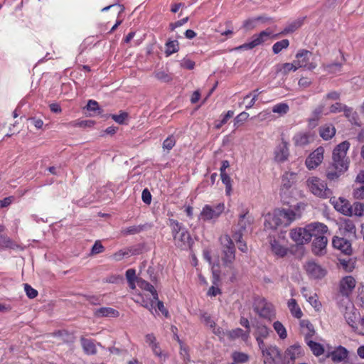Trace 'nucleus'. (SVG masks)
<instances>
[{
  "instance_id": "obj_9",
  "label": "nucleus",
  "mask_w": 364,
  "mask_h": 364,
  "mask_svg": "<svg viewBox=\"0 0 364 364\" xmlns=\"http://www.w3.org/2000/svg\"><path fill=\"white\" fill-rule=\"evenodd\" d=\"M343 317L346 322L353 331L361 316L353 304L349 302L346 306Z\"/></svg>"
},
{
  "instance_id": "obj_5",
  "label": "nucleus",
  "mask_w": 364,
  "mask_h": 364,
  "mask_svg": "<svg viewBox=\"0 0 364 364\" xmlns=\"http://www.w3.org/2000/svg\"><path fill=\"white\" fill-rule=\"evenodd\" d=\"M136 284L140 289L149 292L152 296V298L149 299H145L144 296H139V298L134 299V301L152 312L154 309V301H156L158 299V294L156 290L153 285L150 284L149 282L141 278L136 279Z\"/></svg>"
},
{
  "instance_id": "obj_61",
  "label": "nucleus",
  "mask_w": 364,
  "mask_h": 364,
  "mask_svg": "<svg viewBox=\"0 0 364 364\" xmlns=\"http://www.w3.org/2000/svg\"><path fill=\"white\" fill-rule=\"evenodd\" d=\"M130 255L129 250H119L113 255V257L115 260H121L124 257H128Z\"/></svg>"
},
{
  "instance_id": "obj_54",
  "label": "nucleus",
  "mask_w": 364,
  "mask_h": 364,
  "mask_svg": "<svg viewBox=\"0 0 364 364\" xmlns=\"http://www.w3.org/2000/svg\"><path fill=\"white\" fill-rule=\"evenodd\" d=\"M202 321L205 323L206 326L210 327V328H214L215 326V321L211 318L209 314L207 313H203L201 315Z\"/></svg>"
},
{
  "instance_id": "obj_8",
  "label": "nucleus",
  "mask_w": 364,
  "mask_h": 364,
  "mask_svg": "<svg viewBox=\"0 0 364 364\" xmlns=\"http://www.w3.org/2000/svg\"><path fill=\"white\" fill-rule=\"evenodd\" d=\"M271 32L267 31H263L259 34L254 35L252 38V41L244 43L237 48L235 50H250L259 46L267 41L271 36Z\"/></svg>"
},
{
  "instance_id": "obj_48",
  "label": "nucleus",
  "mask_w": 364,
  "mask_h": 364,
  "mask_svg": "<svg viewBox=\"0 0 364 364\" xmlns=\"http://www.w3.org/2000/svg\"><path fill=\"white\" fill-rule=\"evenodd\" d=\"M166 53L170 55L178 50V43L177 41H171L166 43Z\"/></svg>"
},
{
  "instance_id": "obj_35",
  "label": "nucleus",
  "mask_w": 364,
  "mask_h": 364,
  "mask_svg": "<svg viewBox=\"0 0 364 364\" xmlns=\"http://www.w3.org/2000/svg\"><path fill=\"white\" fill-rule=\"evenodd\" d=\"M306 345L311 349L312 353L315 356L318 357L324 353V351H325L324 347L321 343L315 342V341H312L311 339L307 340L306 341Z\"/></svg>"
},
{
  "instance_id": "obj_43",
  "label": "nucleus",
  "mask_w": 364,
  "mask_h": 364,
  "mask_svg": "<svg viewBox=\"0 0 364 364\" xmlns=\"http://www.w3.org/2000/svg\"><path fill=\"white\" fill-rule=\"evenodd\" d=\"M233 362L237 364L245 363L249 360V355L245 353L235 351L232 353L231 355Z\"/></svg>"
},
{
  "instance_id": "obj_36",
  "label": "nucleus",
  "mask_w": 364,
  "mask_h": 364,
  "mask_svg": "<svg viewBox=\"0 0 364 364\" xmlns=\"http://www.w3.org/2000/svg\"><path fill=\"white\" fill-rule=\"evenodd\" d=\"M228 336L232 339L241 338L244 341H247L250 338L249 331H245L240 328L229 331Z\"/></svg>"
},
{
  "instance_id": "obj_63",
  "label": "nucleus",
  "mask_w": 364,
  "mask_h": 364,
  "mask_svg": "<svg viewBox=\"0 0 364 364\" xmlns=\"http://www.w3.org/2000/svg\"><path fill=\"white\" fill-rule=\"evenodd\" d=\"M141 198L144 203L147 205H149L151 203V195L150 192L148 191V189L146 188L142 191Z\"/></svg>"
},
{
  "instance_id": "obj_52",
  "label": "nucleus",
  "mask_w": 364,
  "mask_h": 364,
  "mask_svg": "<svg viewBox=\"0 0 364 364\" xmlns=\"http://www.w3.org/2000/svg\"><path fill=\"white\" fill-rule=\"evenodd\" d=\"M176 144V139L173 136H169L163 142V149L170 151Z\"/></svg>"
},
{
  "instance_id": "obj_39",
  "label": "nucleus",
  "mask_w": 364,
  "mask_h": 364,
  "mask_svg": "<svg viewBox=\"0 0 364 364\" xmlns=\"http://www.w3.org/2000/svg\"><path fill=\"white\" fill-rule=\"evenodd\" d=\"M254 326L255 328L254 333L255 337H263L267 338L269 336V329L265 325L258 322Z\"/></svg>"
},
{
  "instance_id": "obj_27",
  "label": "nucleus",
  "mask_w": 364,
  "mask_h": 364,
  "mask_svg": "<svg viewBox=\"0 0 364 364\" xmlns=\"http://www.w3.org/2000/svg\"><path fill=\"white\" fill-rule=\"evenodd\" d=\"M348 355V350L346 348L339 346L331 352L328 356L330 357L333 362L340 363L346 359Z\"/></svg>"
},
{
  "instance_id": "obj_62",
  "label": "nucleus",
  "mask_w": 364,
  "mask_h": 364,
  "mask_svg": "<svg viewBox=\"0 0 364 364\" xmlns=\"http://www.w3.org/2000/svg\"><path fill=\"white\" fill-rule=\"evenodd\" d=\"M126 278L127 279V282L136 281V279H139L136 277V271L134 269H129L127 270Z\"/></svg>"
},
{
  "instance_id": "obj_26",
  "label": "nucleus",
  "mask_w": 364,
  "mask_h": 364,
  "mask_svg": "<svg viewBox=\"0 0 364 364\" xmlns=\"http://www.w3.org/2000/svg\"><path fill=\"white\" fill-rule=\"evenodd\" d=\"M333 205L336 210L344 215L351 216L350 204L349 201L343 198H339L333 201Z\"/></svg>"
},
{
  "instance_id": "obj_60",
  "label": "nucleus",
  "mask_w": 364,
  "mask_h": 364,
  "mask_svg": "<svg viewBox=\"0 0 364 364\" xmlns=\"http://www.w3.org/2000/svg\"><path fill=\"white\" fill-rule=\"evenodd\" d=\"M181 65L183 68H186L188 70H193L195 67V63L188 58H184L181 61Z\"/></svg>"
},
{
  "instance_id": "obj_42",
  "label": "nucleus",
  "mask_w": 364,
  "mask_h": 364,
  "mask_svg": "<svg viewBox=\"0 0 364 364\" xmlns=\"http://www.w3.org/2000/svg\"><path fill=\"white\" fill-rule=\"evenodd\" d=\"M351 215L358 217L364 216V203L355 202L350 205Z\"/></svg>"
},
{
  "instance_id": "obj_57",
  "label": "nucleus",
  "mask_w": 364,
  "mask_h": 364,
  "mask_svg": "<svg viewBox=\"0 0 364 364\" xmlns=\"http://www.w3.org/2000/svg\"><path fill=\"white\" fill-rule=\"evenodd\" d=\"M343 229L346 232H348L350 234H354L355 232V226L350 220L345 221L343 224Z\"/></svg>"
},
{
  "instance_id": "obj_10",
  "label": "nucleus",
  "mask_w": 364,
  "mask_h": 364,
  "mask_svg": "<svg viewBox=\"0 0 364 364\" xmlns=\"http://www.w3.org/2000/svg\"><path fill=\"white\" fill-rule=\"evenodd\" d=\"M304 269L308 276L314 279H320L326 274V270L324 268L312 260L308 261L305 264Z\"/></svg>"
},
{
  "instance_id": "obj_29",
  "label": "nucleus",
  "mask_w": 364,
  "mask_h": 364,
  "mask_svg": "<svg viewBox=\"0 0 364 364\" xmlns=\"http://www.w3.org/2000/svg\"><path fill=\"white\" fill-rule=\"evenodd\" d=\"M83 351L87 355H95L97 352L96 344L92 339L81 337L80 339Z\"/></svg>"
},
{
  "instance_id": "obj_7",
  "label": "nucleus",
  "mask_w": 364,
  "mask_h": 364,
  "mask_svg": "<svg viewBox=\"0 0 364 364\" xmlns=\"http://www.w3.org/2000/svg\"><path fill=\"white\" fill-rule=\"evenodd\" d=\"M254 311L262 318L271 321L275 317V311L273 305L263 298L255 300Z\"/></svg>"
},
{
  "instance_id": "obj_56",
  "label": "nucleus",
  "mask_w": 364,
  "mask_h": 364,
  "mask_svg": "<svg viewBox=\"0 0 364 364\" xmlns=\"http://www.w3.org/2000/svg\"><path fill=\"white\" fill-rule=\"evenodd\" d=\"M24 290L30 299H34L38 295V291L28 284H24Z\"/></svg>"
},
{
  "instance_id": "obj_25",
  "label": "nucleus",
  "mask_w": 364,
  "mask_h": 364,
  "mask_svg": "<svg viewBox=\"0 0 364 364\" xmlns=\"http://www.w3.org/2000/svg\"><path fill=\"white\" fill-rule=\"evenodd\" d=\"M332 244L333 247L341 250L346 255H349L351 253V244L345 238L334 237Z\"/></svg>"
},
{
  "instance_id": "obj_33",
  "label": "nucleus",
  "mask_w": 364,
  "mask_h": 364,
  "mask_svg": "<svg viewBox=\"0 0 364 364\" xmlns=\"http://www.w3.org/2000/svg\"><path fill=\"white\" fill-rule=\"evenodd\" d=\"M319 133L324 140H328L335 135L336 129L332 124H326L320 127Z\"/></svg>"
},
{
  "instance_id": "obj_41",
  "label": "nucleus",
  "mask_w": 364,
  "mask_h": 364,
  "mask_svg": "<svg viewBox=\"0 0 364 364\" xmlns=\"http://www.w3.org/2000/svg\"><path fill=\"white\" fill-rule=\"evenodd\" d=\"M304 18H299V19L291 22V23L287 25L284 28V30H283V31L282 33H284V34L293 33L294 31H295L299 27L301 26V25L303 24V22H304Z\"/></svg>"
},
{
  "instance_id": "obj_16",
  "label": "nucleus",
  "mask_w": 364,
  "mask_h": 364,
  "mask_svg": "<svg viewBox=\"0 0 364 364\" xmlns=\"http://www.w3.org/2000/svg\"><path fill=\"white\" fill-rule=\"evenodd\" d=\"M304 354L302 348L299 344H294L289 346L285 351L284 360L287 364H293L295 360L301 357Z\"/></svg>"
},
{
  "instance_id": "obj_19",
  "label": "nucleus",
  "mask_w": 364,
  "mask_h": 364,
  "mask_svg": "<svg viewBox=\"0 0 364 364\" xmlns=\"http://www.w3.org/2000/svg\"><path fill=\"white\" fill-rule=\"evenodd\" d=\"M301 291L303 296L316 311H321L322 305L316 293L310 292L306 287H302Z\"/></svg>"
},
{
  "instance_id": "obj_15",
  "label": "nucleus",
  "mask_w": 364,
  "mask_h": 364,
  "mask_svg": "<svg viewBox=\"0 0 364 364\" xmlns=\"http://www.w3.org/2000/svg\"><path fill=\"white\" fill-rule=\"evenodd\" d=\"M291 238L298 245H304L310 242V235L306 231V225L291 230Z\"/></svg>"
},
{
  "instance_id": "obj_30",
  "label": "nucleus",
  "mask_w": 364,
  "mask_h": 364,
  "mask_svg": "<svg viewBox=\"0 0 364 364\" xmlns=\"http://www.w3.org/2000/svg\"><path fill=\"white\" fill-rule=\"evenodd\" d=\"M356 181L362 183L363 185L353 189V196L357 200H363L364 199V171H360L357 175Z\"/></svg>"
},
{
  "instance_id": "obj_21",
  "label": "nucleus",
  "mask_w": 364,
  "mask_h": 364,
  "mask_svg": "<svg viewBox=\"0 0 364 364\" xmlns=\"http://www.w3.org/2000/svg\"><path fill=\"white\" fill-rule=\"evenodd\" d=\"M328 239L326 235L315 238L312 243V252L316 255H323L326 252Z\"/></svg>"
},
{
  "instance_id": "obj_46",
  "label": "nucleus",
  "mask_w": 364,
  "mask_h": 364,
  "mask_svg": "<svg viewBox=\"0 0 364 364\" xmlns=\"http://www.w3.org/2000/svg\"><path fill=\"white\" fill-rule=\"evenodd\" d=\"M342 65L339 63H334L331 64H324L322 65L323 69L329 73H336L341 70Z\"/></svg>"
},
{
  "instance_id": "obj_49",
  "label": "nucleus",
  "mask_w": 364,
  "mask_h": 364,
  "mask_svg": "<svg viewBox=\"0 0 364 364\" xmlns=\"http://www.w3.org/2000/svg\"><path fill=\"white\" fill-rule=\"evenodd\" d=\"M289 109V105L287 103H279L272 107V112L283 115L287 113Z\"/></svg>"
},
{
  "instance_id": "obj_34",
  "label": "nucleus",
  "mask_w": 364,
  "mask_h": 364,
  "mask_svg": "<svg viewBox=\"0 0 364 364\" xmlns=\"http://www.w3.org/2000/svg\"><path fill=\"white\" fill-rule=\"evenodd\" d=\"M95 315L98 317H117L119 313L118 311L110 307H101L95 310Z\"/></svg>"
},
{
  "instance_id": "obj_12",
  "label": "nucleus",
  "mask_w": 364,
  "mask_h": 364,
  "mask_svg": "<svg viewBox=\"0 0 364 364\" xmlns=\"http://www.w3.org/2000/svg\"><path fill=\"white\" fill-rule=\"evenodd\" d=\"M306 231L310 235L311 241L312 237L315 239L326 235L328 232V228L322 223L314 222L306 225Z\"/></svg>"
},
{
  "instance_id": "obj_55",
  "label": "nucleus",
  "mask_w": 364,
  "mask_h": 364,
  "mask_svg": "<svg viewBox=\"0 0 364 364\" xmlns=\"http://www.w3.org/2000/svg\"><path fill=\"white\" fill-rule=\"evenodd\" d=\"M87 109L89 111L98 112V114L101 113V109L100 108L97 102L93 100H90L87 102Z\"/></svg>"
},
{
  "instance_id": "obj_24",
  "label": "nucleus",
  "mask_w": 364,
  "mask_h": 364,
  "mask_svg": "<svg viewBox=\"0 0 364 364\" xmlns=\"http://www.w3.org/2000/svg\"><path fill=\"white\" fill-rule=\"evenodd\" d=\"M274 69L277 76H287L290 72H295L298 69L294 63H279L274 65Z\"/></svg>"
},
{
  "instance_id": "obj_13",
  "label": "nucleus",
  "mask_w": 364,
  "mask_h": 364,
  "mask_svg": "<svg viewBox=\"0 0 364 364\" xmlns=\"http://www.w3.org/2000/svg\"><path fill=\"white\" fill-rule=\"evenodd\" d=\"M356 285V281L352 276L343 277L339 282V292L341 295L348 297Z\"/></svg>"
},
{
  "instance_id": "obj_22",
  "label": "nucleus",
  "mask_w": 364,
  "mask_h": 364,
  "mask_svg": "<svg viewBox=\"0 0 364 364\" xmlns=\"http://www.w3.org/2000/svg\"><path fill=\"white\" fill-rule=\"evenodd\" d=\"M293 142L296 146H304L314 140L313 135L309 132H299L293 136Z\"/></svg>"
},
{
  "instance_id": "obj_11",
  "label": "nucleus",
  "mask_w": 364,
  "mask_h": 364,
  "mask_svg": "<svg viewBox=\"0 0 364 364\" xmlns=\"http://www.w3.org/2000/svg\"><path fill=\"white\" fill-rule=\"evenodd\" d=\"M323 154L324 149L322 146L318 147L311 153L305 161V164L307 168L312 170L321 164L323 159Z\"/></svg>"
},
{
  "instance_id": "obj_23",
  "label": "nucleus",
  "mask_w": 364,
  "mask_h": 364,
  "mask_svg": "<svg viewBox=\"0 0 364 364\" xmlns=\"http://www.w3.org/2000/svg\"><path fill=\"white\" fill-rule=\"evenodd\" d=\"M173 240L175 245L181 249H186L191 245V237L186 229L182 230L181 233L175 235Z\"/></svg>"
},
{
  "instance_id": "obj_58",
  "label": "nucleus",
  "mask_w": 364,
  "mask_h": 364,
  "mask_svg": "<svg viewBox=\"0 0 364 364\" xmlns=\"http://www.w3.org/2000/svg\"><path fill=\"white\" fill-rule=\"evenodd\" d=\"M354 332L364 336V318L360 317L359 321H358L355 328L353 330Z\"/></svg>"
},
{
  "instance_id": "obj_2",
  "label": "nucleus",
  "mask_w": 364,
  "mask_h": 364,
  "mask_svg": "<svg viewBox=\"0 0 364 364\" xmlns=\"http://www.w3.org/2000/svg\"><path fill=\"white\" fill-rule=\"evenodd\" d=\"M301 215L291 209H277L265 216L264 227L267 229H276L278 227H287Z\"/></svg>"
},
{
  "instance_id": "obj_64",
  "label": "nucleus",
  "mask_w": 364,
  "mask_h": 364,
  "mask_svg": "<svg viewBox=\"0 0 364 364\" xmlns=\"http://www.w3.org/2000/svg\"><path fill=\"white\" fill-rule=\"evenodd\" d=\"M145 341L146 343L149 346V347H151L156 343V338L155 336L153 333H149L145 336Z\"/></svg>"
},
{
  "instance_id": "obj_28",
  "label": "nucleus",
  "mask_w": 364,
  "mask_h": 364,
  "mask_svg": "<svg viewBox=\"0 0 364 364\" xmlns=\"http://www.w3.org/2000/svg\"><path fill=\"white\" fill-rule=\"evenodd\" d=\"M285 241L283 238V240L282 242L277 240L274 239L273 240H271L270 245H271V249L272 251L277 256L279 257H284L287 253V247L285 245Z\"/></svg>"
},
{
  "instance_id": "obj_59",
  "label": "nucleus",
  "mask_w": 364,
  "mask_h": 364,
  "mask_svg": "<svg viewBox=\"0 0 364 364\" xmlns=\"http://www.w3.org/2000/svg\"><path fill=\"white\" fill-rule=\"evenodd\" d=\"M105 248L100 241H96L92 247L91 253L96 255L101 253L104 251Z\"/></svg>"
},
{
  "instance_id": "obj_1",
  "label": "nucleus",
  "mask_w": 364,
  "mask_h": 364,
  "mask_svg": "<svg viewBox=\"0 0 364 364\" xmlns=\"http://www.w3.org/2000/svg\"><path fill=\"white\" fill-rule=\"evenodd\" d=\"M350 147V143L344 141L339 144L333 151V162L328 167L326 176L329 180L337 179L348 168V161L346 157L347 151Z\"/></svg>"
},
{
  "instance_id": "obj_38",
  "label": "nucleus",
  "mask_w": 364,
  "mask_h": 364,
  "mask_svg": "<svg viewBox=\"0 0 364 364\" xmlns=\"http://www.w3.org/2000/svg\"><path fill=\"white\" fill-rule=\"evenodd\" d=\"M341 267L346 272H351L355 267V261L352 258H340L338 259Z\"/></svg>"
},
{
  "instance_id": "obj_4",
  "label": "nucleus",
  "mask_w": 364,
  "mask_h": 364,
  "mask_svg": "<svg viewBox=\"0 0 364 364\" xmlns=\"http://www.w3.org/2000/svg\"><path fill=\"white\" fill-rule=\"evenodd\" d=\"M309 191L315 196L321 198H328L332 192L327 187L326 183L316 176L309 177L306 181Z\"/></svg>"
},
{
  "instance_id": "obj_3",
  "label": "nucleus",
  "mask_w": 364,
  "mask_h": 364,
  "mask_svg": "<svg viewBox=\"0 0 364 364\" xmlns=\"http://www.w3.org/2000/svg\"><path fill=\"white\" fill-rule=\"evenodd\" d=\"M221 244V260L223 264L235 271L233 262L235 259V247L232 240L228 235H222L220 237Z\"/></svg>"
},
{
  "instance_id": "obj_32",
  "label": "nucleus",
  "mask_w": 364,
  "mask_h": 364,
  "mask_svg": "<svg viewBox=\"0 0 364 364\" xmlns=\"http://www.w3.org/2000/svg\"><path fill=\"white\" fill-rule=\"evenodd\" d=\"M296 173L294 172H286L282 177L281 186L282 189H289L296 181Z\"/></svg>"
},
{
  "instance_id": "obj_37",
  "label": "nucleus",
  "mask_w": 364,
  "mask_h": 364,
  "mask_svg": "<svg viewBox=\"0 0 364 364\" xmlns=\"http://www.w3.org/2000/svg\"><path fill=\"white\" fill-rule=\"evenodd\" d=\"M287 304L293 316L296 318H300L303 316V313L294 299H289Z\"/></svg>"
},
{
  "instance_id": "obj_45",
  "label": "nucleus",
  "mask_w": 364,
  "mask_h": 364,
  "mask_svg": "<svg viewBox=\"0 0 364 364\" xmlns=\"http://www.w3.org/2000/svg\"><path fill=\"white\" fill-rule=\"evenodd\" d=\"M289 46V41L284 39L275 43L272 46V51L274 54L279 53L283 49L287 48Z\"/></svg>"
},
{
  "instance_id": "obj_14",
  "label": "nucleus",
  "mask_w": 364,
  "mask_h": 364,
  "mask_svg": "<svg viewBox=\"0 0 364 364\" xmlns=\"http://www.w3.org/2000/svg\"><path fill=\"white\" fill-rule=\"evenodd\" d=\"M253 221L254 218L249 214V211L247 210H243L242 213L240 214L237 225L233 232H240L241 235H243Z\"/></svg>"
},
{
  "instance_id": "obj_53",
  "label": "nucleus",
  "mask_w": 364,
  "mask_h": 364,
  "mask_svg": "<svg viewBox=\"0 0 364 364\" xmlns=\"http://www.w3.org/2000/svg\"><path fill=\"white\" fill-rule=\"evenodd\" d=\"M128 117V114L125 112H122L119 114H112V119L117 123L122 124Z\"/></svg>"
},
{
  "instance_id": "obj_44",
  "label": "nucleus",
  "mask_w": 364,
  "mask_h": 364,
  "mask_svg": "<svg viewBox=\"0 0 364 364\" xmlns=\"http://www.w3.org/2000/svg\"><path fill=\"white\" fill-rule=\"evenodd\" d=\"M273 328L281 339L284 340L287 337V329L280 321L274 322Z\"/></svg>"
},
{
  "instance_id": "obj_18",
  "label": "nucleus",
  "mask_w": 364,
  "mask_h": 364,
  "mask_svg": "<svg viewBox=\"0 0 364 364\" xmlns=\"http://www.w3.org/2000/svg\"><path fill=\"white\" fill-rule=\"evenodd\" d=\"M264 358V364H274L275 360L281 355L279 348L275 346H269L262 351Z\"/></svg>"
},
{
  "instance_id": "obj_47",
  "label": "nucleus",
  "mask_w": 364,
  "mask_h": 364,
  "mask_svg": "<svg viewBox=\"0 0 364 364\" xmlns=\"http://www.w3.org/2000/svg\"><path fill=\"white\" fill-rule=\"evenodd\" d=\"M154 77L157 80L164 82H170L172 80L171 75L164 70H158L155 72Z\"/></svg>"
},
{
  "instance_id": "obj_51",
  "label": "nucleus",
  "mask_w": 364,
  "mask_h": 364,
  "mask_svg": "<svg viewBox=\"0 0 364 364\" xmlns=\"http://www.w3.org/2000/svg\"><path fill=\"white\" fill-rule=\"evenodd\" d=\"M142 226L141 225H133L124 228L122 232L124 235H134L140 232L142 230Z\"/></svg>"
},
{
  "instance_id": "obj_31",
  "label": "nucleus",
  "mask_w": 364,
  "mask_h": 364,
  "mask_svg": "<svg viewBox=\"0 0 364 364\" xmlns=\"http://www.w3.org/2000/svg\"><path fill=\"white\" fill-rule=\"evenodd\" d=\"M300 326L305 334V341L311 339L316 333L313 324L309 320H301Z\"/></svg>"
},
{
  "instance_id": "obj_6",
  "label": "nucleus",
  "mask_w": 364,
  "mask_h": 364,
  "mask_svg": "<svg viewBox=\"0 0 364 364\" xmlns=\"http://www.w3.org/2000/svg\"><path fill=\"white\" fill-rule=\"evenodd\" d=\"M225 210V204L220 203L214 205H205L198 215V220L208 222L217 220Z\"/></svg>"
},
{
  "instance_id": "obj_50",
  "label": "nucleus",
  "mask_w": 364,
  "mask_h": 364,
  "mask_svg": "<svg viewBox=\"0 0 364 364\" xmlns=\"http://www.w3.org/2000/svg\"><path fill=\"white\" fill-rule=\"evenodd\" d=\"M170 225L172 230V234L173 237L175 235H178L181 232L182 230H184L186 228L182 226L181 223H179L177 220H171Z\"/></svg>"
},
{
  "instance_id": "obj_17",
  "label": "nucleus",
  "mask_w": 364,
  "mask_h": 364,
  "mask_svg": "<svg viewBox=\"0 0 364 364\" xmlns=\"http://www.w3.org/2000/svg\"><path fill=\"white\" fill-rule=\"evenodd\" d=\"M289 156L288 143L282 141L277 146L274 150V160L279 163H283L288 159Z\"/></svg>"
},
{
  "instance_id": "obj_40",
  "label": "nucleus",
  "mask_w": 364,
  "mask_h": 364,
  "mask_svg": "<svg viewBox=\"0 0 364 364\" xmlns=\"http://www.w3.org/2000/svg\"><path fill=\"white\" fill-rule=\"evenodd\" d=\"M242 236L240 232H233L232 238L237 244L238 249L242 252H247V246L246 242L242 240Z\"/></svg>"
},
{
  "instance_id": "obj_20",
  "label": "nucleus",
  "mask_w": 364,
  "mask_h": 364,
  "mask_svg": "<svg viewBox=\"0 0 364 364\" xmlns=\"http://www.w3.org/2000/svg\"><path fill=\"white\" fill-rule=\"evenodd\" d=\"M312 55V53L306 49L299 50L296 55L295 60L293 61L296 66L297 69L304 68L306 66L309 59Z\"/></svg>"
}]
</instances>
